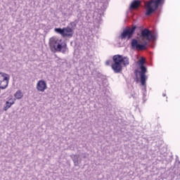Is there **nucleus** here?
<instances>
[{
	"mask_svg": "<svg viewBox=\"0 0 180 180\" xmlns=\"http://www.w3.org/2000/svg\"><path fill=\"white\" fill-rule=\"evenodd\" d=\"M89 82H91V79H89Z\"/></svg>",
	"mask_w": 180,
	"mask_h": 180,
	"instance_id": "obj_21",
	"label": "nucleus"
},
{
	"mask_svg": "<svg viewBox=\"0 0 180 180\" xmlns=\"http://www.w3.org/2000/svg\"><path fill=\"white\" fill-rule=\"evenodd\" d=\"M163 96H167V94H163Z\"/></svg>",
	"mask_w": 180,
	"mask_h": 180,
	"instance_id": "obj_20",
	"label": "nucleus"
},
{
	"mask_svg": "<svg viewBox=\"0 0 180 180\" xmlns=\"http://www.w3.org/2000/svg\"><path fill=\"white\" fill-rule=\"evenodd\" d=\"M144 64H146V58L141 57L138 61V65L140 69L139 74L141 78V84L142 86L146 88V81H147L148 77L147 75H146V74H147V68L144 65Z\"/></svg>",
	"mask_w": 180,
	"mask_h": 180,
	"instance_id": "obj_3",
	"label": "nucleus"
},
{
	"mask_svg": "<svg viewBox=\"0 0 180 180\" xmlns=\"http://www.w3.org/2000/svg\"><path fill=\"white\" fill-rule=\"evenodd\" d=\"M135 31L136 27L124 30L123 32L121 34V39H126V37H128V39H131L133 33H134Z\"/></svg>",
	"mask_w": 180,
	"mask_h": 180,
	"instance_id": "obj_9",
	"label": "nucleus"
},
{
	"mask_svg": "<svg viewBox=\"0 0 180 180\" xmlns=\"http://www.w3.org/2000/svg\"><path fill=\"white\" fill-rule=\"evenodd\" d=\"M13 103H15L13 101H6L4 105V110H8V109H9V108H11Z\"/></svg>",
	"mask_w": 180,
	"mask_h": 180,
	"instance_id": "obj_16",
	"label": "nucleus"
},
{
	"mask_svg": "<svg viewBox=\"0 0 180 180\" xmlns=\"http://www.w3.org/2000/svg\"><path fill=\"white\" fill-rule=\"evenodd\" d=\"M112 60L114 63L112 65V68L116 74L122 71V63L118 61V59L116 58L115 56H113Z\"/></svg>",
	"mask_w": 180,
	"mask_h": 180,
	"instance_id": "obj_8",
	"label": "nucleus"
},
{
	"mask_svg": "<svg viewBox=\"0 0 180 180\" xmlns=\"http://www.w3.org/2000/svg\"><path fill=\"white\" fill-rule=\"evenodd\" d=\"M75 167H78L79 164H81V161L79 160V155H70Z\"/></svg>",
	"mask_w": 180,
	"mask_h": 180,
	"instance_id": "obj_13",
	"label": "nucleus"
},
{
	"mask_svg": "<svg viewBox=\"0 0 180 180\" xmlns=\"http://www.w3.org/2000/svg\"><path fill=\"white\" fill-rule=\"evenodd\" d=\"M49 44L52 49H54L56 51H60L63 54H65L68 51L67 49V44L63 42L61 39H58L56 37H52L49 40Z\"/></svg>",
	"mask_w": 180,
	"mask_h": 180,
	"instance_id": "obj_2",
	"label": "nucleus"
},
{
	"mask_svg": "<svg viewBox=\"0 0 180 180\" xmlns=\"http://www.w3.org/2000/svg\"><path fill=\"white\" fill-rule=\"evenodd\" d=\"M158 35L156 33L152 34V40H156Z\"/></svg>",
	"mask_w": 180,
	"mask_h": 180,
	"instance_id": "obj_18",
	"label": "nucleus"
},
{
	"mask_svg": "<svg viewBox=\"0 0 180 180\" xmlns=\"http://www.w3.org/2000/svg\"><path fill=\"white\" fill-rule=\"evenodd\" d=\"M140 5H141L140 0H134L131 3L130 9H137Z\"/></svg>",
	"mask_w": 180,
	"mask_h": 180,
	"instance_id": "obj_14",
	"label": "nucleus"
},
{
	"mask_svg": "<svg viewBox=\"0 0 180 180\" xmlns=\"http://www.w3.org/2000/svg\"><path fill=\"white\" fill-rule=\"evenodd\" d=\"M14 96L16 99H22V98H23V93H22L20 90H18L14 94Z\"/></svg>",
	"mask_w": 180,
	"mask_h": 180,
	"instance_id": "obj_15",
	"label": "nucleus"
},
{
	"mask_svg": "<svg viewBox=\"0 0 180 180\" xmlns=\"http://www.w3.org/2000/svg\"><path fill=\"white\" fill-rule=\"evenodd\" d=\"M165 0H150L145 2V15L150 16L158 9V6H162Z\"/></svg>",
	"mask_w": 180,
	"mask_h": 180,
	"instance_id": "obj_1",
	"label": "nucleus"
},
{
	"mask_svg": "<svg viewBox=\"0 0 180 180\" xmlns=\"http://www.w3.org/2000/svg\"><path fill=\"white\" fill-rule=\"evenodd\" d=\"M115 57L117 58V61L120 63V64H123L124 67H127L129 64H130V59L127 56H123L122 55H115Z\"/></svg>",
	"mask_w": 180,
	"mask_h": 180,
	"instance_id": "obj_11",
	"label": "nucleus"
},
{
	"mask_svg": "<svg viewBox=\"0 0 180 180\" xmlns=\"http://www.w3.org/2000/svg\"><path fill=\"white\" fill-rule=\"evenodd\" d=\"M110 60L105 61V65H110Z\"/></svg>",
	"mask_w": 180,
	"mask_h": 180,
	"instance_id": "obj_19",
	"label": "nucleus"
},
{
	"mask_svg": "<svg viewBox=\"0 0 180 180\" xmlns=\"http://www.w3.org/2000/svg\"><path fill=\"white\" fill-rule=\"evenodd\" d=\"M9 75L5 72H0V88L1 89H6L9 84Z\"/></svg>",
	"mask_w": 180,
	"mask_h": 180,
	"instance_id": "obj_7",
	"label": "nucleus"
},
{
	"mask_svg": "<svg viewBox=\"0 0 180 180\" xmlns=\"http://www.w3.org/2000/svg\"><path fill=\"white\" fill-rule=\"evenodd\" d=\"M141 37L145 39L147 41H151L153 40V33H151V31L144 29L141 31Z\"/></svg>",
	"mask_w": 180,
	"mask_h": 180,
	"instance_id": "obj_10",
	"label": "nucleus"
},
{
	"mask_svg": "<svg viewBox=\"0 0 180 180\" xmlns=\"http://www.w3.org/2000/svg\"><path fill=\"white\" fill-rule=\"evenodd\" d=\"M0 89H2V88H1V87H0Z\"/></svg>",
	"mask_w": 180,
	"mask_h": 180,
	"instance_id": "obj_22",
	"label": "nucleus"
},
{
	"mask_svg": "<svg viewBox=\"0 0 180 180\" xmlns=\"http://www.w3.org/2000/svg\"><path fill=\"white\" fill-rule=\"evenodd\" d=\"M101 8H98V13L96 12L94 13V19L95 23H101L102 22V16H103V13L105 11H106V8H108V3L100 4Z\"/></svg>",
	"mask_w": 180,
	"mask_h": 180,
	"instance_id": "obj_4",
	"label": "nucleus"
},
{
	"mask_svg": "<svg viewBox=\"0 0 180 180\" xmlns=\"http://www.w3.org/2000/svg\"><path fill=\"white\" fill-rule=\"evenodd\" d=\"M55 32L61 34L63 37H72V34H74V30L70 27H63V29L55 28Z\"/></svg>",
	"mask_w": 180,
	"mask_h": 180,
	"instance_id": "obj_5",
	"label": "nucleus"
},
{
	"mask_svg": "<svg viewBox=\"0 0 180 180\" xmlns=\"http://www.w3.org/2000/svg\"><path fill=\"white\" fill-rule=\"evenodd\" d=\"M147 44H148L147 41H144L143 44H140L139 43V40L133 39L131 41V48L132 50L143 51L147 49Z\"/></svg>",
	"mask_w": 180,
	"mask_h": 180,
	"instance_id": "obj_6",
	"label": "nucleus"
},
{
	"mask_svg": "<svg viewBox=\"0 0 180 180\" xmlns=\"http://www.w3.org/2000/svg\"><path fill=\"white\" fill-rule=\"evenodd\" d=\"M47 89V82L46 81L41 79L37 83V90L39 92H44Z\"/></svg>",
	"mask_w": 180,
	"mask_h": 180,
	"instance_id": "obj_12",
	"label": "nucleus"
},
{
	"mask_svg": "<svg viewBox=\"0 0 180 180\" xmlns=\"http://www.w3.org/2000/svg\"><path fill=\"white\" fill-rule=\"evenodd\" d=\"M78 22H79V20H75L73 22H71L70 23V26H71L72 30H74V29H75V27H77V25H78Z\"/></svg>",
	"mask_w": 180,
	"mask_h": 180,
	"instance_id": "obj_17",
	"label": "nucleus"
}]
</instances>
